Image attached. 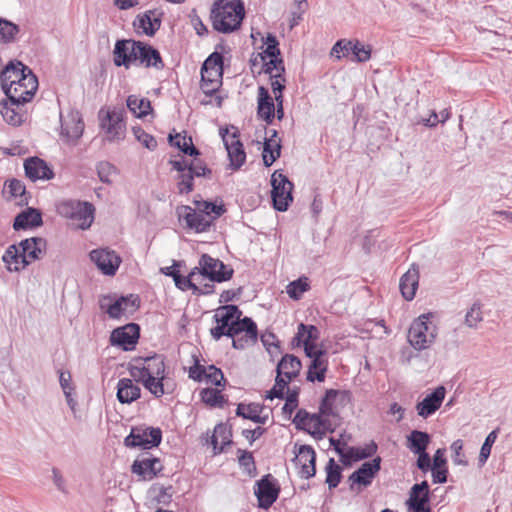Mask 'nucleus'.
I'll use <instances>...</instances> for the list:
<instances>
[{"mask_svg": "<svg viewBox=\"0 0 512 512\" xmlns=\"http://www.w3.org/2000/svg\"><path fill=\"white\" fill-rule=\"evenodd\" d=\"M128 371L135 382L142 383L155 397L164 395L165 362L162 355L136 358L129 365Z\"/></svg>", "mask_w": 512, "mask_h": 512, "instance_id": "obj_1", "label": "nucleus"}, {"mask_svg": "<svg viewBox=\"0 0 512 512\" xmlns=\"http://www.w3.org/2000/svg\"><path fill=\"white\" fill-rule=\"evenodd\" d=\"M245 14L242 0H215L211 7L210 19L214 30L229 34L241 27Z\"/></svg>", "mask_w": 512, "mask_h": 512, "instance_id": "obj_2", "label": "nucleus"}, {"mask_svg": "<svg viewBox=\"0 0 512 512\" xmlns=\"http://www.w3.org/2000/svg\"><path fill=\"white\" fill-rule=\"evenodd\" d=\"M431 317H433L431 313L422 314L410 325L407 339L416 350L428 348L436 338V327L428 321Z\"/></svg>", "mask_w": 512, "mask_h": 512, "instance_id": "obj_3", "label": "nucleus"}, {"mask_svg": "<svg viewBox=\"0 0 512 512\" xmlns=\"http://www.w3.org/2000/svg\"><path fill=\"white\" fill-rule=\"evenodd\" d=\"M26 75L23 79L17 80V83L12 82V84L2 88L7 99L18 108L30 102L38 89V79L33 71L28 70Z\"/></svg>", "mask_w": 512, "mask_h": 512, "instance_id": "obj_4", "label": "nucleus"}, {"mask_svg": "<svg viewBox=\"0 0 512 512\" xmlns=\"http://www.w3.org/2000/svg\"><path fill=\"white\" fill-rule=\"evenodd\" d=\"M140 297L137 294H128L114 299L112 295H103L99 306L105 310L112 319H119L122 315H131L140 307Z\"/></svg>", "mask_w": 512, "mask_h": 512, "instance_id": "obj_5", "label": "nucleus"}, {"mask_svg": "<svg viewBox=\"0 0 512 512\" xmlns=\"http://www.w3.org/2000/svg\"><path fill=\"white\" fill-rule=\"evenodd\" d=\"M271 199L273 207L279 212L286 211L293 201V183L280 171H275L271 176Z\"/></svg>", "mask_w": 512, "mask_h": 512, "instance_id": "obj_6", "label": "nucleus"}, {"mask_svg": "<svg viewBox=\"0 0 512 512\" xmlns=\"http://www.w3.org/2000/svg\"><path fill=\"white\" fill-rule=\"evenodd\" d=\"M161 441L162 431L158 427H132L129 435L124 438V445L128 448L149 450L158 447Z\"/></svg>", "mask_w": 512, "mask_h": 512, "instance_id": "obj_7", "label": "nucleus"}, {"mask_svg": "<svg viewBox=\"0 0 512 512\" xmlns=\"http://www.w3.org/2000/svg\"><path fill=\"white\" fill-rule=\"evenodd\" d=\"M381 457L377 456L364 462L349 477L348 483L351 491H361V488L370 486L381 469Z\"/></svg>", "mask_w": 512, "mask_h": 512, "instance_id": "obj_8", "label": "nucleus"}, {"mask_svg": "<svg viewBox=\"0 0 512 512\" xmlns=\"http://www.w3.org/2000/svg\"><path fill=\"white\" fill-rule=\"evenodd\" d=\"M254 494L258 500L260 509H269L278 499L280 494V486L277 480L271 475L266 474L256 481L254 486Z\"/></svg>", "mask_w": 512, "mask_h": 512, "instance_id": "obj_9", "label": "nucleus"}, {"mask_svg": "<svg viewBox=\"0 0 512 512\" xmlns=\"http://www.w3.org/2000/svg\"><path fill=\"white\" fill-rule=\"evenodd\" d=\"M140 337V326L136 323H128L124 326L115 328L110 335L112 346L122 348L124 351H130L135 348Z\"/></svg>", "mask_w": 512, "mask_h": 512, "instance_id": "obj_10", "label": "nucleus"}, {"mask_svg": "<svg viewBox=\"0 0 512 512\" xmlns=\"http://www.w3.org/2000/svg\"><path fill=\"white\" fill-rule=\"evenodd\" d=\"M243 327H238L231 333L232 347L237 350H243L249 345H254L258 339V329L255 321L245 316L242 321Z\"/></svg>", "mask_w": 512, "mask_h": 512, "instance_id": "obj_11", "label": "nucleus"}, {"mask_svg": "<svg viewBox=\"0 0 512 512\" xmlns=\"http://www.w3.org/2000/svg\"><path fill=\"white\" fill-rule=\"evenodd\" d=\"M163 470V465L159 458L149 453H143L138 456L132 466L131 472L136 474L142 480H152Z\"/></svg>", "mask_w": 512, "mask_h": 512, "instance_id": "obj_12", "label": "nucleus"}, {"mask_svg": "<svg viewBox=\"0 0 512 512\" xmlns=\"http://www.w3.org/2000/svg\"><path fill=\"white\" fill-rule=\"evenodd\" d=\"M177 214L180 221H185L186 228L195 233L207 232L214 223L213 218H208L187 205L178 207Z\"/></svg>", "mask_w": 512, "mask_h": 512, "instance_id": "obj_13", "label": "nucleus"}, {"mask_svg": "<svg viewBox=\"0 0 512 512\" xmlns=\"http://www.w3.org/2000/svg\"><path fill=\"white\" fill-rule=\"evenodd\" d=\"M90 259L104 275L108 276L116 274L122 261L115 251L104 248L92 250Z\"/></svg>", "mask_w": 512, "mask_h": 512, "instance_id": "obj_14", "label": "nucleus"}, {"mask_svg": "<svg viewBox=\"0 0 512 512\" xmlns=\"http://www.w3.org/2000/svg\"><path fill=\"white\" fill-rule=\"evenodd\" d=\"M217 266L223 267V262L219 259L213 258L208 254H202L199 259V267L196 274H200L208 278L211 282L222 283L232 278L234 270L229 269L226 274L216 273Z\"/></svg>", "mask_w": 512, "mask_h": 512, "instance_id": "obj_15", "label": "nucleus"}, {"mask_svg": "<svg viewBox=\"0 0 512 512\" xmlns=\"http://www.w3.org/2000/svg\"><path fill=\"white\" fill-rule=\"evenodd\" d=\"M136 52V63L144 66L145 68H155L156 70H162L164 68V62L162 60L160 52L152 45L137 40L133 43Z\"/></svg>", "mask_w": 512, "mask_h": 512, "instance_id": "obj_16", "label": "nucleus"}, {"mask_svg": "<svg viewBox=\"0 0 512 512\" xmlns=\"http://www.w3.org/2000/svg\"><path fill=\"white\" fill-rule=\"evenodd\" d=\"M47 241L42 237H31L20 241L22 252V267H27L32 261L41 259L46 251Z\"/></svg>", "mask_w": 512, "mask_h": 512, "instance_id": "obj_17", "label": "nucleus"}, {"mask_svg": "<svg viewBox=\"0 0 512 512\" xmlns=\"http://www.w3.org/2000/svg\"><path fill=\"white\" fill-rule=\"evenodd\" d=\"M137 40L118 39L113 49V63L116 67H124L129 69L132 64L136 63V52L133 43Z\"/></svg>", "mask_w": 512, "mask_h": 512, "instance_id": "obj_18", "label": "nucleus"}, {"mask_svg": "<svg viewBox=\"0 0 512 512\" xmlns=\"http://www.w3.org/2000/svg\"><path fill=\"white\" fill-rule=\"evenodd\" d=\"M213 319L217 325L210 329V334L215 341L220 340L223 336H230L240 324V321L233 322L228 310H220V307L216 309Z\"/></svg>", "mask_w": 512, "mask_h": 512, "instance_id": "obj_19", "label": "nucleus"}, {"mask_svg": "<svg viewBox=\"0 0 512 512\" xmlns=\"http://www.w3.org/2000/svg\"><path fill=\"white\" fill-rule=\"evenodd\" d=\"M296 465L301 467L300 477L309 479L316 474V453L310 445H301L294 458Z\"/></svg>", "mask_w": 512, "mask_h": 512, "instance_id": "obj_20", "label": "nucleus"}, {"mask_svg": "<svg viewBox=\"0 0 512 512\" xmlns=\"http://www.w3.org/2000/svg\"><path fill=\"white\" fill-rule=\"evenodd\" d=\"M311 348H306V356L311 359L306 379L309 382H323L328 369V361L324 358L326 351H319L318 354H311Z\"/></svg>", "mask_w": 512, "mask_h": 512, "instance_id": "obj_21", "label": "nucleus"}, {"mask_svg": "<svg viewBox=\"0 0 512 512\" xmlns=\"http://www.w3.org/2000/svg\"><path fill=\"white\" fill-rule=\"evenodd\" d=\"M25 175L31 181L50 180L54 177V172L46 161L39 157H30L24 162Z\"/></svg>", "mask_w": 512, "mask_h": 512, "instance_id": "obj_22", "label": "nucleus"}, {"mask_svg": "<svg viewBox=\"0 0 512 512\" xmlns=\"http://www.w3.org/2000/svg\"><path fill=\"white\" fill-rule=\"evenodd\" d=\"M446 394L444 386H438L432 393L417 403L416 410L419 416L427 418L434 414L441 406Z\"/></svg>", "mask_w": 512, "mask_h": 512, "instance_id": "obj_23", "label": "nucleus"}, {"mask_svg": "<svg viewBox=\"0 0 512 512\" xmlns=\"http://www.w3.org/2000/svg\"><path fill=\"white\" fill-rule=\"evenodd\" d=\"M43 225L42 213L39 209L28 207L16 215L13 229L16 231L36 228Z\"/></svg>", "mask_w": 512, "mask_h": 512, "instance_id": "obj_24", "label": "nucleus"}, {"mask_svg": "<svg viewBox=\"0 0 512 512\" xmlns=\"http://www.w3.org/2000/svg\"><path fill=\"white\" fill-rule=\"evenodd\" d=\"M28 70H31L28 66L23 64L17 59L10 60L0 72L1 88H5L12 82L17 83V80H21L26 77Z\"/></svg>", "mask_w": 512, "mask_h": 512, "instance_id": "obj_25", "label": "nucleus"}, {"mask_svg": "<svg viewBox=\"0 0 512 512\" xmlns=\"http://www.w3.org/2000/svg\"><path fill=\"white\" fill-rule=\"evenodd\" d=\"M101 127L109 134V141L122 140L125 135V123L120 114L107 112L101 119Z\"/></svg>", "mask_w": 512, "mask_h": 512, "instance_id": "obj_26", "label": "nucleus"}, {"mask_svg": "<svg viewBox=\"0 0 512 512\" xmlns=\"http://www.w3.org/2000/svg\"><path fill=\"white\" fill-rule=\"evenodd\" d=\"M257 115L263 119L268 125L272 124L275 118V103L264 86L258 87V106Z\"/></svg>", "mask_w": 512, "mask_h": 512, "instance_id": "obj_27", "label": "nucleus"}, {"mask_svg": "<svg viewBox=\"0 0 512 512\" xmlns=\"http://www.w3.org/2000/svg\"><path fill=\"white\" fill-rule=\"evenodd\" d=\"M418 284L419 270L415 265H412V267L401 276L399 281V289L403 298L408 301L413 300Z\"/></svg>", "mask_w": 512, "mask_h": 512, "instance_id": "obj_28", "label": "nucleus"}, {"mask_svg": "<svg viewBox=\"0 0 512 512\" xmlns=\"http://www.w3.org/2000/svg\"><path fill=\"white\" fill-rule=\"evenodd\" d=\"M133 378H121L117 383V399L121 404H130L141 396L140 387L133 382Z\"/></svg>", "mask_w": 512, "mask_h": 512, "instance_id": "obj_29", "label": "nucleus"}, {"mask_svg": "<svg viewBox=\"0 0 512 512\" xmlns=\"http://www.w3.org/2000/svg\"><path fill=\"white\" fill-rule=\"evenodd\" d=\"M161 15L157 10H148L142 15H138L134 21V26L142 30L147 36H154L161 26Z\"/></svg>", "mask_w": 512, "mask_h": 512, "instance_id": "obj_30", "label": "nucleus"}, {"mask_svg": "<svg viewBox=\"0 0 512 512\" xmlns=\"http://www.w3.org/2000/svg\"><path fill=\"white\" fill-rule=\"evenodd\" d=\"M301 368L302 363L297 356L286 354L278 362L276 372L280 376H284L286 380L290 382L299 375Z\"/></svg>", "mask_w": 512, "mask_h": 512, "instance_id": "obj_31", "label": "nucleus"}, {"mask_svg": "<svg viewBox=\"0 0 512 512\" xmlns=\"http://www.w3.org/2000/svg\"><path fill=\"white\" fill-rule=\"evenodd\" d=\"M84 131V123L79 112H71L69 120L61 119V134L69 139H79Z\"/></svg>", "mask_w": 512, "mask_h": 512, "instance_id": "obj_32", "label": "nucleus"}, {"mask_svg": "<svg viewBox=\"0 0 512 512\" xmlns=\"http://www.w3.org/2000/svg\"><path fill=\"white\" fill-rule=\"evenodd\" d=\"M79 206L71 220L76 223L78 228L86 230L94 221L95 208L92 203L87 201H81Z\"/></svg>", "mask_w": 512, "mask_h": 512, "instance_id": "obj_33", "label": "nucleus"}, {"mask_svg": "<svg viewBox=\"0 0 512 512\" xmlns=\"http://www.w3.org/2000/svg\"><path fill=\"white\" fill-rule=\"evenodd\" d=\"M0 113L4 120L11 125L17 126L24 122L25 112L23 106L18 108L16 105H12L8 99L7 101L0 102Z\"/></svg>", "mask_w": 512, "mask_h": 512, "instance_id": "obj_34", "label": "nucleus"}, {"mask_svg": "<svg viewBox=\"0 0 512 512\" xmlns=\"http://www.w3.org/2000/svg\"><path fill=\"white\" fill-rule=\"evenodd\" d=\"M222 85V75H220V72L210 71L201 69V83L200 88L203 91V93L207 96H212L215 94L220 86Z\"/></svg>", "mask_w": 512, "mask_h": 512, "instance_id": "obj_35", "label": "nucleus"}, {"mask_svg": "<svg viewBox=\"0 0 512 512\" xmlns=\"http://www.w3.org/2000/svg\"><path fill=\"white\" fill-rule=\"evenodd\" d=\"M430 441H431V437L427 432L413 430L407 436V447L414 454L424 452V451H427Z\"/></svg>", "mask_w": 512, "mask_h": 512, "instance_id": "obj_36", "label": "nucleus"}, {"mask_svg": "<svg viewBox=\"0 0 512 512\" xmlns=\"http://www.w3.org/2000/svg\"><path fill=\"white\" fill-rule=\"evenodd\" d=\"M22 252L19 248V245L12 244L10 245L4 255L2 256V261L6 264V268L10 272H19L26 267H22Z\"/></svg>", "mask_w": 512, "mask_h": 512, "instance_id": "obj_37", "label": "nucleus"}, {"mask_svg": "<svg viewBox=\"0 0 512 512\" xmlns=\"http://www.w3.org/2000/svg\"><path fill=\"white\" fill-rule=\"evenodd\" d=\"M320 337V331L315 325H307L300 323L297 328V333L293 338V343L296 342L297 346L304 343L313 344Z\"/></svg>", "mask_w": 512, "mask_h": 512, "instance_id": "obj_38", "label": "nucleus"}, {"mask_svg": "<svg viewBox=\"0 0 512 512\" xmlns=\"http://www.w3.org/2000/svg\"><path fill=\"white\" fill-rule=\"evenodd\" d=\"M128 109L137 117L144 118L152 112L151 102L147 98H139L136 95H130L126 101Z\"/></svg>", "mask_w": 512, "mask_h": 512, "instance_id": "obj_39", "label": "nucleus"}, {"mask_svg": "<svg viewBox=\"0 0 512 512\" xmlns=\"http://www.w3.org/2000/svg\"><path fill=\"white\" fill-rule=\"evenodd\" d=\"M168 140L171 146L178 148L185 155L198 157L201 154L199 149L193 145L191 137H182L180 134H176L175 136L169 135Z\"/></svg>", "mask_w": 512, "mask_h": 512, "instance_id": "obj_40", "label": "nucleus"}, {"mask_svg": "<svg viewBox=\"0 0 512 512\" xmlns=\"http://www.w3.org/2000/svg\"><path fill=\"white\" fill-rule=\"evenodd\" d=\"M227 154L230 161V167L233 170H238L245 163L246 153L240 139H233L227 149Z\"/></svg>", "mask_w": 512, "mask_h": 512, "instance_id": "obj_41", "label": "nucleus"}, {"mask_svg": "<svg viewBox=\"0 0 512 512\" xmlns=\"http://www.w3.org/2000/svg\"><path fill=\"white\" fill-rule=\"evenodd\" d=\"M281 148V140L265 138L262 158L266 167H270L281 156Z\"/></svg>", "mask_w": 512, "mask_h": 512, "instance_id": "obj_42", "label": "nucleus"}, {"mask_svg": "<svg viewBox=\"0 0 512 512\" xmlns=\"http://www.w3.org/2000/svg\"><path fill=\"white\" fill-rule=\"evenodd\" d=\"M194 204V209L208 218H213V222L226 212L223 204L217 205L207 200H194Z\"/></svg>", "mask_w": 512, "mask_h": 512, "instance_id": "obj_43", "label": "nucleus"}, {"mask_svg": "<svg viewBox=\"0 0 512 512\" xmlns=\"http://www.w3.org/2000/svg\"><path fill=\"white\" fill-rule=\"evenodd\" d=\"M4 192L9 193L10 198L20 197V204L27 205L29 202L30 196L28 195L25 185L22 181L18 179H10L5 182V190Z\"/></svg>", "mask_w": 512, "mask_h": 512, "instance_id": "obj_44", "label": "nucleus"}, {"mask_svg": "<svg viewBox=\"0 0 512 512\" xmlns=\"http://www.w3.org/2000/svg\"><path fill=\"white\" fill-rule=\"evenodd\" d=\"M326 470V483L329 489L336 488L342 479V468L338 465L334 458H330L325 467Z\"/></svg>", "mask_w": 512, "mask_h": 512, "instance_id": "obj_45", "label": "nucleus"}, {"mask_svg": "<svg viewBox=\"0 0 512 512\" xmlns=\"http://www.w3.org/2000/svg\"><path fill=\"white\" fill-rule=\"evenodd\" d=\"M378 446L374 441H370L364 447H348V455L353 461H361L372 457L377 452Z\"/></svg>", "mask_w": 512, "mask_h": 512, "instance_id": "obj_46", "label": "nucleus"}, {"mask_svg": "<svg viewBox=\"0 0 512 512\" xmlns=\"http://www.w3.org/2000/svg\"><path fill=\"white\" fill-rule=\"evenodd\" d=\"M149 492L153 495V500L160 505H169L172 502L173 487L171 485L165 487L160 484H154Z\"/></svg>", "mask_w": 512, "mask_h": 512, "instance_id": "obj_47", "label": "nucleus"}, {"mask_svg": "<svg viewBox=\"0 0 512 512\" xmlns=\"http://www.w3.org/2000/svg\"><path fill=\"white\" fill-rule=\"evenodd\" d=\"M201 400L211 406L222 408L227 402L225 397L221 394V391L213 388H204L200 392Z\"/></svg>", "mask_w": 512, "mask_h": 512, "instance_id": "obj_48", "label": "nucleus"}, {"mask_svg": "<svg viewBox=\"0 0 512 512\" xmlns=\"http://www.w3.org/2000/svg\"><path fill=\"white\" fill-rule=\"evenodd\" d=\"M19 31L20 28L17 24L0 18V38L3 43H13Z\"/></svg>", "mask_w": 512, "mask_h": 512, "instance_id": "obj_49", "label": "nucleus"}, {"mask_svg": "<svg viewBox=\"0 0 512 512\" xmlns=\"http://www.w3.org/2000/svg\"><path fill=\"white\" fill-rule=\"evenodd\" d=\"M197 267L193 268L188 276H182L180 273L176 275L174 282L178 289L182 291L192 290L193 294H197L200 291L195 283H193V277L196 275Z\"/></svg>", "mask_w": 512, "mask_h": 512, "instance_id": "obj_50", "label": "nucleus"}, {"mask_svg": "<svg viewBox=\"0 0 512 512\" xmlns=\"http://www.w3.org/2000/svg\"><path fill=\"white\" fill-rule=\"evenodd\" d=\"M340 392L335 389H328L325 392V395L321 399L319 410L322 415L336 416V412L334 411L333 405Z\"/></svg>", "mask_w": 512, "mask_h": 512, "instance_id": "obj_51", "label": "nucleus"}, {"mask_svg": "<svg viewBox=\"0 0 512 512\" xmlns=\"http://www.w3.org/2000/svg\"><path fill=\"white\" fill-rule=\"evenodd\" d=\"M498 435V429L491 431L485 438L484 443L481 446L479 457H478V465L482 467L487 462L493 444L495 443Z\"/></svg>", "mask_w": 512, "mask_h": 512, "instance_id": "obj_52", "label": "nucleus"}, {"mask_svg": "<svg viewBox=\"0 0 512 512\" xmlns=\"http://www.w3.org/2000/svg\"><path fill=\"white\" fill-rule=\"evenodd\" d=\"M264 44L266 45L265 50L261 53H258V56L262 62H264L267 57L270 58V57H276V56L281 55V52L279 49V42H278L276 36H274L273 34L268 33V35L264 41Z\"/></svg>", "mask_w": 512, "mask_h": 512, "instance_id": "obj_53", "label": "nucleus"}, {"mask_svg": "<svg viewBox=\"0 0 512 512\" xmlns=\"http://www.w3.org/2000/svg\"><path fill=\"white\" fill-rule=\"evenodd\" d=\"M310 288L306 277L292 281L287 286V294L293 300H299L302 294Z\"/></svg>", "mask_w": 512, "mask_h": 512, "instance_id": "obj_54", "label": "nucleus"}, {"mask_svg": "<svg viewBox=\"0 0 512 512\" xmlns=\"http://www.w3.org/2000/svg\"><path fill=\"white\" fill-rule=\"evenodd\" d=\"M223 63H224V57L222 53H219L218 51H214L212 54L208 56V58L204 61L202 65V70H205V72L210 71H216L220 72V75H223Z\"/></svg>", "mask_w": 512, "mask_h": 512, "instance_id": "obj_55", "label": "nucleus"}, {"mask_svg": "<svg viewBox=\"0 0 512 512\" xmlns=\"http://www.w3.org/2000/svg\"><path fill=\"white\" fill-rule=\"evenodd\" d=\"M299 388H293L287 390V395H284L286 400L282 407V413L284 416L290 418L293 411L298 407Z\"/></svg>", "mask_w": 512, "mask_h": 512, "instance_id": "obj_56", "label": "nucleus"}, {"mask_svg": "<svg viewBox=\"0 0 512 512\" xmlns=\"http://www.w3.org/2000/svg\"><path fill=\"white\" fill-rule=\"evenodd\" d=\"M240 454L238 457L239 465L244 469V471L251 477L256 475V465L253 454L246 450H238Z\"/></svg>", "mask_w": 512, "mask_h": 512, "instance_id": "obj_57", "label": "nucleus"}, {"mask_svg": "<svg viewBox=\"0 0 512 512\" xmlns=\"http://www.w3.org/2000/svg\"><path fill=\"white\" fill-rule=\"evenodd\" d=\"M263 409H264L263 404H259V403H255V402H252L249 404L239 403L236 408V415L239 417H242L244 419L251 420V417L254 414L262 413Z\"/></svg>", "mask_w": 512, "mask_h": 512, "instance_id": "obj_58", "label": "nucleus"}, {"mask_svg": "<svg viewBox=\"0 0 512 512\" xmlns=\"http://www.w3.org/2000/svg\"><path fill=\"white\" fill-rule=\"evenodd\" d=\"M351 53L353 54V60L357 62H366L371 57V47L369 45H363L361 42L356 40L351 43Z\"/></svg>", "mask_w": 512, "mask_h": 512, "instance_id": "obj_59", "label": "nucleus"}, {"mask_svg": "<svg viewBox=\"0 0 512 512\" xmlns=\"http://www.w3.org/2000/svg\"><path fill=\"white\" fill-rule=\"evenodd\" d=\"M289 383V381L277 374L275 378V385L272 389L266 392L265 398L270 400L274 398L284 399V392L285 389L288 388Z\"/></svg>", "mask_w": 512, "mask_h": 512, "instance_id": "obj_60", "label": "nucleus"}, {"mask_svg": "<svg viewBox=\"0 0 512 512\" xmlns=\"http://www.w3.org/2000/svg\"><path fill=\"white\" fill-rule=\"evenodd\" d=\"M80 202L81 201L77 200H62L57 203L56 211L60 216L71 220V218L75 216L76 209L80 207Z\"/></svg>", "mask_w": 512, "mask_h": 512, "instance_id": "obj_61", "label": "nucleus"}, {"mask_svg": "<svg viewBox=\"0 0 512 512\" xmlns=\"http://www.w3.org/2000/svg\"><path fill=\"white\" fill-rule=\"evenodd\" d=\"M189 171L195 177L211 178L212 176V170L198 157H194V159L189 162Z\"/></svg>", "mask_w": 512, "mask_h": 512, "instance_id": "obj_62", "label": "nucleus"}, {"mask_svg": "<svg viewBox=\"0 0 512 512\" xmlns=\"http://www.w3.org/2000/svg\"><path fill=\"white\" fill-rule=\"evenodd\" d=\"M135 138L148 150L154 151L157 148V140L150 134L146 133L140 126L133 127Z\"/></svg>", "mask_w": 512, "mask_h": 512, "instance_id": "obj_63", "label": "nucleus"}, {"mask_svg": "<svg viewBox=\"0 0 512 512\" xmlns=\"http://www.w3.org/2000/svg\"><path fill=\"white\" fill-rule=\"evenodd\" d=\"M195 176L189 171L181 172L178 176V192L180 194H189L194 189V180Z\"/></svg>", "mask_w": 512, "mask_h": 512, "instance_id": "obj_64", "label": "nucleus"}]
</instances>
